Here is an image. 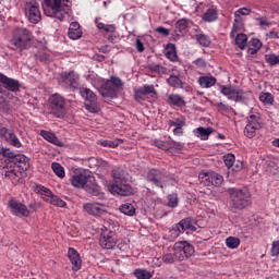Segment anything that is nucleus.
Returning <instances> with one entry per match:
<instances>
[{"label":"nucleus","instance_id":"nucleus-1","mask_svg":"<svg viewBox=\"0 0 279 279\" xmlns=\"http://www.w3.org/2000/svg\"><path fill=\"white\" fill-rule=\"evenodd\" d=\"M70 182L72 186H75V189H84V191H86V193L89 195H93V197H104L101 187H99V184H97L95 177L90 174H75L70 179Z\"/></svg>","mask_w":279,"mask_h":279},{"label":"nucleus","instance_id":"nucleus-2","mask_svg":"<svg viewBox=\"0 0 279 279\" xmlns=\"http://www.w3.org/2000/svg\"><path fill=\"white\" fill-rule=\"evenodd\" d=\"M233 210H244L252 204V193L247 189L230 187L227 190Z\"/></svg>","mask_w":279,"mask_h":279},{"label":"nucleus","instance_id":"nucleus-3","mask_svg":"<svg viewBox=\"0 0 279 279\" xmlns=\"http://www.w3.org/2000/svg\"><path fill=\"white\" fill-rule=\"evenodd\" d=\"M146 180L157 189H167V186L173 184L175 180L165 169H150L146 174Z\"/></svg>","mask_w":279,"mask_h":279},{"label":"nucleus","instance_id":"nucleus-4","mask_svg":"<svg viewBox=\"0 0 279 279\" xmlns=\"http://www.w3.org/2000/svg\"><path fill=\"white\" fill-rule=\"evenodd\" d=\"M34 35L32 31L25 27H17L12 33L11 46L13 49H19L20 51H25L32 47V40Z\"/></svg>","mask_w":279,"mask_h":279},{"label":"nucleus","instance_id":"nucleus-5","mask_svg":"<svg viewBox=\"0 0 279 279\" xmlns=\"http://www.w3.org/2000/svg\"><path fill=\"white\" fill-rule=\"evenodd\" d=\"M50 114H53L57 119H64L66 117L68 107L66 99L60 94H52L48 99Z\"/></svg>","mask_w":279,"mask_h":279},{"label":"nucleus","instance_id":"nucleus-6","mask_svg":"<svg viewBox=\"0 0 279 279\" xmlns=\"http://www.w3.org/2000/svg\"><path fill=\"white\" fill-rule=\"evenodd\" d=\"M246 121L247 123L244 128V136H246V138H254L258 130H262L264 125L263 117L258 112L251 111Z\"/></svg>","mask_w":279,"mask_h":279},{"label":"nucleus","instance_id":"nucleus-7","mask_svg":"<svg viewBox=\"0 0 279 279\" xmlns=\"http://www.w3.org/2000/svg\"><path fill=\"white\" fill-rule=\"evenodd\" d=\"M123 87V81L119 76H111L100 87L99 93L102 97L114 99L119 95V90Z\"/></svg>","mask_w":279,"mask_h":279},{"label":"nucleus","instance_id":"nucleus-8","mask_svg":"<svg viewBox=\"0 0 279 279\" xmlns=\"http://www.w3.org/2000/svg\"><path fill=\"white\" fill-rule=\"evenodd\" d=\"M25 171H27V169L23 170L21 162H10L2 167V175L11 180L12 184H19V182L23 180V173H25Z\"/></svg>","mask_w":279,"mask_h":279},{"label":"nucleus","instance_id":"nucleus-9","mask_svg":"<svg viewBox=\"0 0 279 279\" xmlns=\"http://www.w3.org/2000/svg\"><path fill=\"white\" fill-rule=\"evenodd\" d=\"M0 154L3 156V158H7L4 160L5 163L20 162V167L23 170L29 169V158H27L25 155L16 154L11 148L7 147H1Z\"/></svg>","mask_w":279,"mask_h":279},{"label":"nucleus","instance_id":"nucleus-10","mask_svg":"<svg viewBox=\"0 0 279 279\" xmlns=\"http://www.w3.org/2000/svg\"><path fill=\"white\" fill-rule=\"evenodd\" d=\"M220 93L236 104H243V101L247 99L243 89L239 87H232V85H220Z\"/></svg>","mask_w":279,"mask_h":279},{"label":"nucleus","instance_id":"nucleus-11","mask_svg":"<svg viewBox=\"0 0 279 279\" xmlns=\"http://www.w3.org/2000/svg\"><path fill=\"white\" fill-rule=\"evenodd\" d=\"M25 14L29 23H33L34 25L40 23V20L43 19V15L40 14V7H38V2H36V0L26 2Z\"/></svg>","mask_w":279,"mask_h":279},{"label":"nucleus","instance_id":"nucleus-12","mask_svg":"<svg viewBox=\"0 0 279 279\" xmlns=\"http://www.w3.org/2000/svg\"><path fill=\"white\" fill-rule=\"evenodd\" d=\"M59 82L60 84H65V86H69L72 90H76V88H80V74L75 71L61 72Z\"/></svg>","mask_w":279,"mask_h":279},{"label":"nucleus","instance_id":"nucleus-13","mask_svg":"<svg viewBox=\"0 0 279 279\" xmlns=\"http://www.w3.org/2000/svg\"><path fill=\"white\" fill-rule=\"evenodd\" d=\"M186 230H190V232L197 230L191 218L182 219L179 223L174 225L171 229V234H173V236H180L182 232H186Z\"/></svg>","mask_w":279,"mask_h":279},{"label":"nucleus","instance_id":"nucleus-14","mask_svg":"<svg viewBox=\"0 0 279 279\" xmlns=\"http://www.w3.org/2000/svg\"><path fill=\"white\" fill-rule=\"evenodd\" d=\"M80 94L85 99V107L89 112H97V95L93 90L86 87L80 89Z\"/></svg>","mask_w":279,"mask_h":279},{"label":"nucleus","instance_id":"nucleus-15","mask_svg":"<svg viewBox=\"0 0 279 279\" xmlns=\"http://www.w3.org/2000/svg\"><path fill=\"white\" fill-rule=\"evenodd\" d=\"M9 208L11 210V214L14 215V217H29L31 211L27 208V205L11 198L9 201Z\"/></svg>","mask_w":279,"mask_h":279},{"label":"nucleus","instance_id":"nucleus-16","mask_svg":"<svg viewBox=\"0 0 279 279\" xmlns=\"http://www.w3.org/2000/svg\"><path fill=\"white\" fill-rule=\"evenodd\" d=\"M102 250H113L117 246V235L113 231H104L99 240Z\"/></svg>","mask_w":279,"mask_h":279},{"label":"nucleus","instance_id":"nucleus-17","mask_svg":"<svg viewBox=\"0 0 279 279\" xmlns=\"http://www.w3.org/2000/svg\"><path fill=\"white\" fill-rule=\"evenodd\" d=\"M153 145L158 147V149L169 151L170 154H175V151H181L182 149V144L180 142L173 141H154Z\"/></svg>","mask_w":279,"mask_h":279},{"label":"nucleus","instance_id":"nucleus-18","mask_svg":"<svg viewBox=\"0 0 279 279\" xmlns=\"http://www.w3.org/2000/svg\"><path fill=\"white\" fill-rule=\"evenodd\" d=\"M150 95V97H156L158 92H156V87L154 85H143L142 87L134 90V99L135 101H145V97Z\"/></svg>","mask_w":279,"mask_h":279},{"label":"nucleus","instance_id":"nucleus-19","mask_svg":"<svg viewBox=\"0 0 279 279\" xmlns=\"http://www.w3.org/2000/svg\"><path fill=\"white\" fill-rule=\"evenodd\" d=\"M0 84L2 88L9 90V93H19L21 90V83L19 80L5 76V74L0 72Z\"/></svg>","mask_w":279,"mask_h":279},{"label":"nucleus","instance_id":"nucleus-20","mask_svg":"<svg viewBox=\"0 0 279 279\" xmlns=\"http://www.w3.org/2000/svg\"><path fill=\"white\" fill-rule=\"evenodd\" d=\"M174 252H178L179 256H183L184 260V258H191L195 254V247L186 241H181L174 244Z\"/></svg>","mask_w":279,"mask_h":279},{"label":"nucleus","instance_id":"nucleus-21","mask_svg":"<svg viewBox=\"0 0 279 279\" xmlns=\"http://www.w3.org/2000/svg\"><path fill=\"white\" fill-rule=\"evenodd\" d=\"M110 192L114 195H122V197H128L132 195V186L128 184V181L113 183L110 186Z\"/></svg>","mask_w":279,"mask_h":279},{"label":"nucleus","instance_id":"nucleus-22","mask_svg":"<svg viewBox=\"0 0 279 279\" xmlns=\"http://www.w3.org/2000/svg\"><path fill=\"white\" fill-rule=\"evenodd\" d=\"M83 208L87 215H92L93 217H100V215L106 213V205L100 203H87Z\"/></svg>","mask_w":279,"mask_h":279},{"label":"nucleus","instance_id":"nucleus-23","mask_svg":"<svg viewBox=\"0 0 279 279\" xmlns=\"http://www.w3.org/2000/svg\"><path fill=\"white\" fill-rule=\"evenodd\" d=\"M68 258L72 263L73 271H80L82 269V257H80V253L75 248H69Z\"/></svg>","mask_w":279,"mask_h":279},{"label":"nucleus","instance_id":"nucleus-24","mask_svg":"<svg viewBox=\"0 0 279 279\" xmlns=\"http://www.w3.org/2000/svg\"><path fill=\"white\" fill-rule=\"evenodd\" d=\"M82 27L80 26V23L72 22L70 24L68 36L71 40H78V38L82 36Z\"/></svg>","mask_w":279,"mask_h":279},{"label":"nucleus","instance_id":"nucleus-25","mask_svg":"<svg viewBox=\"0 0 279 279\" xmlns=\"http://www.w3.org/2000/svg\"><path fill=\"white\" fill-rule=\"evenodd\" d=\"M45 4L47 5V8H50L52 12H57L58 10H64V8H66V10H71V5L64 2L62 3V0H45Z\"/></svg>","mask_w":279,"mask_h":279},{"label":"nucleus","instance_id":"nucleus-26","mask_svg":"<svg viewBox=\"0 0 279 279\" xmlns=\"http://www.w3.org/2000/svg\"><path fill=\"white\" fill-rule=\"evenodd\" d=\"M161 259H162V263H165L166 265H173V263H175L177 260L179 262L184 260V255H180V253L174 251V253L163 254Z\"/></svg>","mask_w":279,"mask_h":279},{"label":"nucleus","instance_id":"nucleus-27","mask_svg":"<svg viewBox=\"0 0 279 279\" xmlns=\"http://www.w3.org/2000/svg\"><path fill=\"white\" fill-rule=\"evenodd\" d=\"M201 88H213L217 84V78L213 75H205L198 78Z\"/></svg>","mask_w":279,"mask_h":279},{"label":"nucleus","instance_id":"nucleus-28","mask_svg":"<svg viewBox=\"0 0 279 279\" xmlns=\"http://www.w3.org/2000/svg\"><path fill=\"white\" fill-rule=\"evenodd\" d=\"M213 132H215L214 128L199 126L194 130L195 136H197V138H201V141H208V136H210Z\"/></svg>","mask_w":279,"mask_h":279},{"label":"nucleus","instance_id":"nucleus-29","mask_svg":"<svg viewBox=\"0 0 279 279\" xmlns=\"http://www.w3.org/2000/svg\"><path fill=\"white\" fill-rule=\"evenodd\" d=\"M165 53L168 60H171V62H178V51L175 50L174 44H168L165 48Z\"/></svg>","mask_w":279,"mask_h":279},{"label":"nucleus","instance_id":"nucleus-30","mask_svg":"<svg viewBox=\"0 0 279 279\" xmlns=\"http://www.w3.org/2000/svg\"><path fill=\"white\" fill-rule=\"evenodd\" d=\"M97 29L99 32H105V34H114L117 32V26L114 24H105L101 22L95 21Z\"/></svg>","mask_w":279,"mask_h":279},{"label":"nucleus","instance_id":"nucleus-31","mask_svg":"<svg viewBox=\"0 0 279 279\" xmlns=\"http://www.w3.org/2000/svg\"><path fill=\"white\" fill-rule=\"evenodd\" d=\"M217 19H219V13L216 11V9H207L203 14V21L205 23H214V21H217Z\"/></svg>","mask_w":279,"mask_h":279},{"label":"nucleus","instance_id":"nucleus-32","mask_svg":"<svg viewBox=\"0 0 279 279\" xmlns=\"http://www.w3.org/2000/svg\"><path fill=\"white\" fill-rule=\"evenodd\" d=\"M112 175H113V184H121V182H126L125 178H126V173L123 169L121 168H117L112 171Z\"/></svg>","mask_w":279,"mask_h":279},{"label":"nucleus","instance_id":"nucleus-33","mask_svg":"<svg viewBox=\"0 0 279 279\" xmlns=\"http://www.w3.org/2000/svg\"><path fill=\"white\" fill-rule=\"evenodd\" d=\"M48 204H51L52 206H57L58 208H65L66 202H64L60 196L52 194L49 196L46 201Z\"/></svg>","mask_w":279,"mask_h":279},{"label":"nucleus","instance_id":"nucleus-34","mask_svg":"<svg viewBox=\"0 0 279 279\" xmlns=\"http://www.w3.org/2000/svg\"><path fill=\"white\" fill-rule=\"evenodd\" d=\"M168 101L172 104V106H178V108H182V106H186V101H184V98L178 94H171L168 96Z\"/></svg>","mask_w":279,"mask_h":279},{"label":"nucleus","instance_id":"nucleus-35","mask_svg":"<svg viewBox=\"0 0 279 279\" xmlns=\"http://www.w3.org/2000/svg\"><path fill=\"white\" fill-rule=\"evenodd\" d=\"M0 138H4V141H19L16 134H14V131L7 128L0 129Z\"/></svg>","mask_w":279,"mask_h":279},{"label":"nucleus","instance_id":"nucleus-36","mask_svg":"<svg viewBox=\"0 0 279 279\" xmlns=\"http://www.w3.org/2000/svg\"><path fill=\"white\" fill-rule=\"evenodd\" d=\"M120 213L128 215V217H134L136 215V208H134V205L126 203L121 205Z\"/></svg>","mask_w":279,"mask_h":279},{"label":"nucleus","instance_id":"nucleus-37","mask_svg":"<svg viewBox=\"0 0 279 279\" xmlns=\"http://www.w3.org/2000/svg\"><path fill=\"white\" fill-rule=\"evenodd\" d=\"M252 12V10L247 9V8H242L240 10H238L234 13L235 20H234V25H233V29H236V23H241V16H247L250 15V13Z\"/></svg>","mask_w":279,"mask_h":279},{"label":"nucleus","instance_id":"nucleus-38","mask_svg":"<svg viewBox=\"0 0 279 279\" xmlns=\"http://www.w3.org/2000/svg\"><path fill=\"white\" fill-rule=\"evenodd\" d=\"M167 84H169L172 88H182V80L178 75L171 74L169 78H167Z\"/></svg>","mask_w":279,"mask_h":279},{"label":"nucleus","instance_id":"nucleus-39","mask_svg":"<svg viewBox=\"0 0 279 279\" xmlns=\"http://www.w3.org/2000/svg\"><path fill=\"white\" fill-rule=\"evenodd\" d=\"M196 41L201 45V47H210V37L206 34H197L195 35Z\"/></svg>","mask_w":279,"mask_h":279},{"label":"nucleus","instance_id":"nucleus-40","mask_svg":"<svg viewBox=\"0 0 279 279\" xmlns=\"http://www.w3.org/2000/svg\"><path fill=\"white\" fill-rule=\"evenodd\" d=\"M235 45L239 47V49H245V47H247V35L238 34L235 37Z\"/></svg>","mask_w":279,"mask_h":279},{"label":"nucleus","instance_id":"nucleus-41","mask_svg":"<svg viewBox=\"0 0 279 279\" xmlns=\"http://www.w3.org/2000/svg\"><path fill=\"white\" fill-rule=\"evenodd\" d=\"M226 245L229 250H236L241 245V240L239 238L229 236L226 239Z\"/></svg>","mask_w":279,"mask_h":279},{"label":"nucleus","instance_id":"nucleus-42","mask_svg":"<svg viewBox=\"0 0 279 279\" xmlns=\"http://www.w3.org/2000/svg\"><path fill=\"white\" fill-rule=\"evenodd\" d=\"M51 169L53 171V173L57 174L58 178H64L65 172H64V167H62V165L58 163V162H52L51 163Z\"/></svg>","mask_w":279,"mask_h":279},{"label":"nucleus","instance_id":"nucleus-43","mask_svg":"<svg viewBox=\"0 0 279 279\" xmlns=\"http://www.w3.org/2000/svg\"><path fill=\"white\" fill-rule=\"evenodd\" d=\"M189 27V23L185 19H181L175 23V32H179L180 34L186 33V28Z\"/></svg>","mask_w":279,"mask_h":279},{"label":"nucleus","instance_id":"nucleus-44","mask_svg":"<svg viewBox=\"0 0 279 279\" xmlns=\"http://www.w3.org/2000/svg\"><path fill=\"white\" fill-rule=\"evenodd\" d=\"M168 125L170 128H184V125H186V120L184 118H175L168 121Z\"/></svg>","mask_w":279,"mask_h":279},{"label":"nucleus","instance_id":"nucleus-45","mask_svg":"<svg viewBox=\"0 0 279 279\" xmlns=\"http://www.w3.org/2000/svg\"><path fill=\"white\" fill-rule=\"evenodd\" d=\"M211 186H221L223 184V177L219 173L211 172Z\"/></svg>","mask_w":279,"mask_h":279},{"label":"nucleus","instance_id":"nucleus-46","mask_svg":"<svg viewBox=\"0 0 279 279\" xmlns=\"http://www.w3.org/2000/svg\"><path fill=\"white\" fill-rule=\"evenodd\" d=\"M262 167H263V169H265V171H271V169H274V167H276V161L271 160L270 157H265L262 160Z\"/></svg>","mask_w":279,"mask_h":279},{"label":"nucleus","instance_id":"nucleus-47","mask_svg":"<svg viewBox=\"0 0 279 279\" xmlns=\"http://www.w3.org/2000/svg\"><path fill=\"white\" fill-rule=\"evenodd\" d=\"M85 162L87 167H89V169H97V167H100V165H102L104 161L96 157H89Z\"/></svg>","mask_w":279,"mask_h":279},{"label":"nucleus","instance_id":"nucleus-48","mask_svg":"<svg viewBox=\"0 0 279 279\" xmlns=\"http://www.w3.org/2000/svg\"><path fill=\"white\" fill-rule=\"evenodd\" d=\"M134 275L137 279H151V272L145 269H136Z\"/></svg>","mask_w":279,"mask_h":279},{"label":"nucleus","instance_id":"nucleus-49","mask_svg":"<svg viewBox=\"0 0 279 279\" xmlns=\"http://www.w3.org/2000/svg\"><path fill=\"white\" fill-rule=\"evenodd\" d=\"M211 172H204L198 175V179L201 180V183L205 186H211Z\"/></svg>","mask_w":279,"mask_h":279},{"label":"nucleus","instance_id":"nucleus-50","mask_svg":"<svg viewBox=\"0 0 279 279\" xmlns=\"http://www.w3.org/2000/svg\"><path fill=\"white\" fill-rule=\"evenodd\" d=\"M69 11L66 9V7L63 8V10H57V11H52V16L54 19H58L59 21H64L66 14H69Z\"/></svg>","mask_w":279,"mask_h":279},{"label":"nucleus","instance_id":"nucleus-51","mask_svg":"<svg viewBox=\"0 0 279 279\" xmlns=\"http://www.w3.org/2000/svg\"><path fill=\"white\" fill-rule=\"evenodd\" d=\"M39 134L45 141H58V137H56V133L51 131L41 130Z\"/></svg>","mask_w":279,"mask_h":279},{"label":"nucleus","instance_id":"nucleus-52","mask_svg":"<svg viewBox=\"0 0 279 279\" xmlns=\"http://www.w3.org/2000/svg\"><path fill=\"white\" fill-rule=\"evenodd\" d=\"M265 60L267 64H270V66H276V64H279V56L276 54H266Z\"/></svg>","mask_w":279,"mask_h":279},{"label":"nucleus","instance_id":"nucleus-53","mask_svg":"<svg viewBox=\"0 0 279 279\" xmlns=\"http://www.w3.org/2000/svg\"><path fill=\"white\" fill-rule=\"evenodd\" d=\"M225 165L228 169L234 167L235 157L233 154H227L223 156Z\"/></svg>","mask_w":279,"mask_h":279},{"label":"nucleus","instance_id":"nucleus-54","mask_svg":"<svg viewBox=\"0 0 279 279\" xmlns=\"http://www.w3.org/2000/svg\"><path fill=\"white\" fill-rule=\"evenodd\" d=\"M98 145H101V147H108L109 149H114L116 147H119L118 141H100Z\"/></svg>","mask_w":279,"mask_h":279},{"label":"nucleus","instance_id":"nucleus-55","mask_svg":"<svg viewBox=\"0 0 279 279\" xmlns=\"http://www.w3.org/2000/svg\"><path fill=\"white\" fill-rule=\"evenodd\" d=\"M259 101H263V104H274V96L269 93H263L259 95Z\"/></svg>","mask_w":279,"mask_h":279},{"label":"nucleus","instance_id":"nucleus-56","mask_svg":"<svg viewBox=\"0 0 279 279\" xmlns=\"http://www.w3.org/2000/svg\"><path fill=\"white\" fill-rule=\"evenodd\" d=\"M39 193H40V195H41V197H43V199H44L45 202H47V198H48V197H51V196L53 195V193L51 192V190H49V189H47V187H45V186H41V187H40Z\"/></svg>","mask_w":279,"mask_h":279},{"label":"nucleus","instance_id":"nucleus-57","mask_svg":"<svg viewBox=\"0 0 279 279\" xmlns=\"http://www.w3.org/2000/svg\"><path fill=\"white\" fill-rule=\"evenodd\" d=\"M250 47H253L254 49H257L260 51L263 47V43L258 38H252L248 43Z\"/></svg>","mask_w":279,"mask_h":279},{"label":"nucleus","instance_id":"nucleus-58","mask_svg":"<svg viewBox=\"0 0 279 279\" xmlns=\"http://www.w3.org/2000/svg\"><path fill=\"white\" fill-rule=\"evenodd\" d=\"M256 21H258L260 27H269L271 25V22L266 16L256 17Z\"/></svg>","mask_w":279,"mask_h":279},{"label":"nucleus","instance_id":"nucleus-59","mask_svg":"<svg viewBox=\"0 0 279 279\" xmlns=\"http://www.w3.org/2000/svg\"><path fill=\"white\" fill-rule=\"evenodd\" d=\"M215 107L217 108L218 112H228V110H230V106L223 102L215 104Z\"/></svg>","mask_w":279,"mask_h":279},{"label":"nucleus","instance_id":"nucleus-60","mask_svg":"<svg viewBox=\"0 0 279 279\" xmlns=\"http://www.w3.org/2000/svg\"><path fill=\"white\" fill-rule=\"evenodd\" d=\"M149 71L153 73H160L162 71V66L158 63H150L148 65Z\"/></svg>","mask_w":279,"mask_h":279},{"label":"nucleus","instance_id":"nucleus-61","mask_svg":"<svg viewBox=\"0 0 279 279\" xmlns=\"http://www.w3.org/2000/svg\"><path fill=\"white\" fill-rule=\"evenodd\" d=\"M271 256H279V240L272 242V246H271Z\"/></svg>","mask_w":279,"mask_h":279},{"label":"nucleus","instance_id":"nucleus-62","mask_svg":"<svg viewBox=\"0 0 279 279\" xmlns=\"http://www.w3.org/2000/svg\"><path fill=\"white\" fill-rule=\"evenodd\" d=\"M155 32H157V34H160L161 36H169L170 34L169 28H165L162 26L157 27Z\"/></svg>","mask_w":279,"mask_h":279},{"label":"nucleus","instance_id":"nucleus-63","mask_svg":"<svg viewBox=\"0 0 279 279\" xmlns=\"http://www.w3.org/2000/svg\"><path fill=\"white\" fill-rule=\"evenodd\" d=\"M194 64L198 66V69H206V60L203 58H198L194 61Z\"/></svg>","mask_w":279,"mask_h":279},{"label":"nucleus","instance_id":"nucleus-64","mask_svg":"<svg viewBox=\"0 0 279 279\" xmlns=\"http://www.w3.org/2000/svg\"><path fill=\"white\" fill-rule=\"evenodd\" d=\"M168 206L170 208H175L178 206V198L177 197H170L168 202Z\"/></svg>","mask_w":279,"mask_h":279}]
</instances>
